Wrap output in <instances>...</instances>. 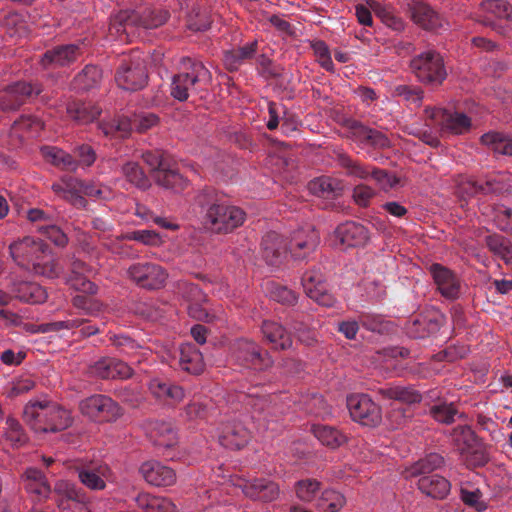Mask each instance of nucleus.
<instances>
[{"label": "nucleus", "instance_id": "nucleus-27", "mask_svg": "<svg viewBox=\"0 0 512 512\" xmlns=\"http://www.w3.org/2000/svg\"><path fill=\"white\" fill-rule=\"evenodd\" d=\"M82 182L73 177H63L52 185V190L61 198L77 207L85 206L81 195Z\"/></svg>", "mask_w": 512, "mask_h": 512}, {"label": "nucleus", "instance_id": "nucleus-49", "mask_svg": "<svg viewBox=\"0 0 512 512\" xmlns=\"http://www.w3.org/2000/svg\"><path fill=\"white\" fill-rule=\"evenodd\" d=\"M452 440L456 449L464 454L474 445L475 435L469 427L458 426L453 430Z\"/></svg>", "mask_w": 512, "mask_h": 512}, {"label": "nucleus", "instance_id": "nucleus-25", "mask_svg": "<svg viewBox=\"0 0 512 512\" xmlns=\"http://www.w3.org/2000/svg\"><path fill=\"white\" fill-rule=\"evenodd\" d=\"M78 56V46L68 44L48 50L41 58V65L44 68H54L69 65Z\"/></svg>", "mask_w": 512, "mask_h": 512}, {"label": "nucleus", "instance_id": "nucleus-32", "mask_svg": "<svg viewBox=\"0 0 512 512\" xmlns=\"http://www.w3.org/2000/svg\"><path fill=\"white\" fill-rule=\"evenodd\" d=\"M418 488L429 497L443 499L450 492V482L438 474L423 475L418 480Z\"/></svg>", "mask_w": 512, "mask_h": 512}, {"label": "nucleus", "instance_id": "nucleus-3", "mask_svg": "<svg viewBox=\"0 0 512 512\" xmlns=\"http://www.w3.org/2000/svg\"><path fill=\"white\" fill-rule=\"evenodd\" d=\"M410 67L419 81L430 85L441 84L447 76L442 56L431 50L415 56Z\"/></svg>", "mask_w": 512, "mask_h": 512}, {"label": "nucleus", "instance_id": "nucleus-53", "mask_svg": "<svg viewBox=\"0 0 512 512\" xmlns=\"http://www.w3.org/2000/svg\"><path fill=\"white\" fill-rule=\"evenodd\" d=\"M502 191V188L499 186V183L495 180H488L485 185L477 184L473 181H467L462 183L459 186V193L467 195H474L479 192L483 193H499Z\"/></svg>", "mask_w": 512, "mask_h": 512}, {"label": "nucleus", "instance_id": "nucleus-37", "mask_svg": "<svg viewBox=\"0 0 512 512\" xmlns=\"http://www.w3.org/2000/svg\"><path fill=\"white\" fill-rule=\"evenodd\" d=\"M13 292L19 300L31 304H40L47 299L45 289L34 282L15 283Z\"/></svg>", "mask_w": 512, "mask_h": 512}, {"label": "nucleus", "instance_id": "nucleus-17", "mask_svg": "<svg viewBox=\"0 0 512 512\" xmlns=\"http://www.w3.org/2000/svg\"><path fill=\"white\" fill-rule=\"evenodd\" d=\"M142 157L144 162L150 167L152 176L159 186H170L167 182V177L169 176L178 181L176 182V186L183 183V180L178 176V171L162 154L157 152H146Z\"/></svg>", "mask_w": 512, "mask_h": 512}, {"label": "nucleus", "instance_id": "nucleus-16", "mask_svg": "<svg viewBox=\"0 0 512 512\" xmlns=\"http://www.w3.org/2000/svg\"><path fill=\"white\" fill-rule=\"evenodd\" d=\"M89 373L101 379H127L132 369L119 359L103 357L89 366Z\"/></svg>", "mask_w": 512, "mask_h": 512}, {"label": "nucleus", "instance_id": "nucleus-52", "mask_svg": "<svg viewBox=\"0 0 512 512\" xmlns=\"http://www.w3.org/2000/svg\"><path fill=\"white\" fill-rule=\"evenodd\" d=\"M105 135H115L118 133L121 137L127 136L132 130H135L133 118L122 117L115 119L110 123H105L101 126Z\"/></svg>", "mask_w": 512, "mask_h": 512}, {"label": "nucleus", "instance_id": "nucleus-36", "mask_svg": "<svg viewBox=\"0 0 512 512\" xmlns=\"http://www.w3.org/2000/svg\"><path fill=\"white\" fill-rule=\"evenodd\" d=\"M40 152L47 162L61 169L76 171L78 167V163L72 155L56 146H43Z\"/></svg>", "mask_w": 512, "mask_h": 512}, {"label": "nucleus", "instance_id": "nucleus-60", "mask_svg": "<svg viewBox=\"0 0 512 512\" xmlns=\"http://www.w3.org/2000/svg\"><path fill=\"white\" fill-rule=\"evenodd\" d=\"M128 238L145 245L159 246L162 244L161 236L152 230H137L132 232Z\"/></svg>", "mask_w": 512, "mask_h": 512}, {"label": "nucleus", "instance_id": "nucleus-62", "mask_svg": "<svg viewBox=\"0 0 512 512\" xmlns=\"http://www.w3.org/2000/svg\"><path fill=\"white\" fill-rule=\"evenodd\" d=\"M135 130L138 132H144L151 127L155 126L158 122V117L149 112H140L132 115Z\"/></svg>", "mask_w": 512, "mask_h": 512}, {"label": "nucleus", "instance_id": "nucleus-4", "mask_svg": "<svg viewBox=\"0 0 512 512\" xmlns=\"http://www.w3.org/2000/svg\"><path fill=\"white\" fill-rule=\"evenodd\" d=\"M246 219V213L239 207L226 204H212L208 207L205 220L216 232H231L240 227Z\"/></svg>", "mask_w": 512, "mask_h": 512}, {"label": "nucleus", "instance_id": "nucleus-54", "mask_svg": "<svg viewBox=\"0 0 512 512\" xmlns=\"http://www.w3.org/2000/svg\"><path fill=\"white\" fill-rule=\"evenodd\" d=\"M444 463V459L442 456L436 453H431L427 455L425 458L419 460L413 466V475L425 474L433 471L434 469L440 467Z\"/></svg>", "mask_w": 512, "mask_h": 512}, {"label": "nucleus", "instance_id": "nucleus-28", "mask_svg": "<svg viewBox=\"0 0 512 512\" xmlns=\"http://www.w3.org/2000/svg\"><path fill=\"white\" fill-rule=\"evenodd\" d=\"M335 233L340 242L348 247L363 245L369 239L367 229L356 222L339 225Z\"/></svg>", "mask_w": 512, "mask_h": 512}, {"label": "nucleus", "instance_id": "nucleus-10", "mask_svg": "<svg viewBox=\"0 0 512 512\" xmlns=\"http://www.w3.org/2000/svg\"><path fill=\"white\" fill-rule=\"evenodd\" d=\"M127 273L132 281L146 289L162 288L168 278L166 270L153 263L134 264Z\"/></svg>", "mask_w": 512, "mask_h": 512}, {"label": "nucleus", "instance_id": "nucleus-61", "mask_svg": "<svg viewBox=\"0 0 512 512\" xmlns=\"http://www.w3.org/2000/svg\"><path fill=\"white\" fill-rule=\"evenodd\" d=\"M375 195L376 192L373 188L365 184H359L353 189L352 197L357 205L366 207L369 205L370 201L374 198Z\"/></svg>", "mask_w": 512, "mask_h": 512}, {"label": "nucleus", "instance_id": "nucleus-14", "mask_svg": "<svg viewBox=\"0 0 512 512\" xmlns=\"http://www.w3.org/2000/svg\"><path fill=\"white\" fill-rule=\"evenodd\" d=\"M76 472L81 484L92 491L104 490L113 476L110 466L106 463L77 467Z\"/></svg>", "mask_w": 512, "mask_h": 512}, {"label": "nucleus", "instance_id": "nucleus-59", "mask_svg": "<svg viewBox=\"0 0 512 512\" xmlns=\"http://www.w3.org/2000/svg\"><path fill=\"white\" fill-rule=\"evenodd\" d=\"M342 165L347 168L348 175L359 179H367L372 174V169L370 167L363 166L348 157L342 158Z\"/></svg>", "mask_w": 512, "mask_h": 512}, {"label": "nucleus", "instance_id": "nucleus-26", "mask_svg": "<svg viewBox=\"0 0 512 512\" xmlns=\"http://www.w3.org/2000/svg\"><path fill=\"white\" fill-rule=\"evenodd\" d=\"M479 11L474 19L484 24H490L492 18H505L512 20V5L504 0H485L480 3Z\"/></svg>", "mask_w": 512, "mask_h": 512}, {"label": "nucleus", "instance_id": "nucleus-41", "mask_svg": "<svg viewBox=\"0 0 512 512\" xmlns=\"http://www.w3.org/2000/svg\"><path fill=\"white\" fill-rule=\"evenodd\" d=\"M109 339L116 347L120 348L121 351L129 357L136 356L139 353L140 358L137 359V362H141V360L150 352L148 348L140 346L133 339L125 335L112 334Z\"/></svg>", "mask_w": 512, "mask_h": 512}, {"label": "nucleus", "instance_id": "nucleus-51", "mask_svg": "<svg viewBox=\"0 0 512 512\" xmlns=\"http://www.w3.org/2000/svg\"><path fill=\"white\" fill-rule=\"evenodd\" d=\"M3 436L12 446H21L27 440L20 423L10 417L6 419L3 427Z\"/></svg>", "mask_w": 512, "mask_h": 512}, {"label": "nucleus", "instance_id": "nucleus-6", "mask_svg": "<svg viewBox=\"0 0 512 512\" xmlns=\"http://www.w3.org/2000/svg\"><path fill=\"white\" fill-rule=\"evenodd\" d=\"M427 118L431 121L429 125L440 128L444 133L462 135L468 133L472 128V121L466 114L457 111H448L441 108L425 109Z\"/></svg>", "mask_w": 512, "mask_h": 512}, {"label": "nucleus", "instance_id": "nucleus-56", "mask_svg": "<svg viewBox=\"0 0 512 512\" xmlns=\"http://www.w3.org/2000/svg\"><path fill=\"white\" fill-rule=\"evenodd\" d=\"M32 406H47V402H29L24 408V419L27 424L35 431V432H46L47 428L45 427L47 417L46 416H36L34 417L28 415V410Z\"/></svg>", "mask_w": 512, "mask_h": 512}, {"label": "nucleus", "instance_id": "nucleus-31", "mask_svg": "<svg viewBox=\"0 0 512 512\" xmlns=\"http://www.w3.org/2000/svg\"><path fill=\"white\" fill-rule=\"evenodd\" d=\"M142 512H177V506L168 498L140 492L134 498Z\"/></svg>", "mask_w": 512, "mask_h": 512}, {"label": "nucleus", "instance_id": "nucleus-29", "mask_svg": "<svg viewBox=\"0 0 512 512\" xmlns=\"http://www.w3.org/2000/svg\"><path fill=\"white\" fill-rule=\"evenodd\" d=\"M264 338L274 349L285 350L292 346V338L286 329L278 322L264 321L261 326Z\"/></svg>", "mask_w": 512, "mask_h": 512}, {"label": "nucleus", "instance_id": "nucleus-33", "mask_svg": "<svg viewBox=\"0 0 512 512\" xmlns=\"http://www.w3.org/2000/svg\"><path fill=\"white\" fill-rule=\"evenodd\" d=\"M309 191L323 199H334L342 194V183L329 176H320L311 180L308 184Z\"/></svg>", "mask_w": 512, "mask_h": 512}, {"label": "nucleus", "instance_id": "nucleus-35", "mask_svg": "<svg viewBox=\"0 0 512 512\" xmlns=\"http://www.w3.org/2000/svg\"><path fill=\"white\" fill-rule=\"evenodd\" d=\"M179 364L183 370L191 374H200L205 368L202 353L190 343L183 344L180 347Z\"/></svg>", "mask_w": 512, "mask_h": 512}, {"label": "nucleus", "instance_id": "nucleus-22", "mask_svg": "<svg viewBox=\"0 0 512 512\" xmlns=\"http://www.w3.org/2000/svg\"><path fill=\"white\" fill-rule=\"evenodd\" d=\"M40 89L33 87L26 82H17L8 86L0 96V108L16 109L24 101L25 98L38 95Z\"/></svg>", "mask_w": 512, "mask_h": 512}, {"label": "nucleus", "instance_id": "nucleus-55", "mask_svg": "<svg viewBox=\"0 0 512 512\" xmlns=\"http://www.w3.org/2000/svg\"><path fill=\"white\" fill-rule=\"evenodd\" d=\"M430 413L432 417L440 422L445 424H450L454 421V417L457 413L453 404L441 403L438 405H434L430 409Z\"/></svg>", "mask_w": 512, "mask_h": 512}, {"label": "nucleus", "instance_id": "nucleus-9", "mask_svg": "<svg viewBox=\"0 0 512 512\" xmlns=\"http://www.w3.org/2000/svg\"><path fill=\"white\" fill-rule=\"evenodd\" d=\"M54 491L57 495L56 503L60 512H90L84 492L78 489L74 483L59 480L55 483Z\"/></svg>", "mask_w": 512, "mask_h": 512}, {"label": "nucleus", "instance_id": "nucleus-12", "mask_svg": "<svg viewBox=\"0 0 512 512\" xmlns=\"http://www.w3.org/2000/svg\"><path fill=\"white\" fill-rule=\"evenodd\" d=\"M249 396L252 398L250 403L252 416L256 421L269 425L279 422L285 414L284 407L277 397L272 395L254 397L253 394H249Z\"/></svg>", "mask_w": 512, "mask_h": 512}, {"label": "nucleus", "instance_id": "nucleus-18", "mask_svg": "<svg viewBox=\"0 0 512 512\" xmlns=\"http://www.w3.org/2000/svg\"><path fill=\"white\" fill-rule=\"evenodd\" d=\"M24 488L35 502L47 500L51 495V486L46 476L38 469L30 467L22 475Z\"/></svg>", "mask_w": 512, "mask_h": 512}, {"label": "nucleus", "instance_id": "nucleus-39", "mask_svg": "<svg viewBox=\"0 0 512 512\" xmlns=\"http://www.w3.org/2000/svg\"><path fill=\"white\" fill-rule=\"evenodd\" d=\"M480 141L496 154L512 156V137L507 134L489 131L481 136Z\"/></svg>", "mask_w": 512, "mask_h": 512}, {"label": "nucleus", "instance_id": "nucleus-46", "mask_svg": "<svg viewBox=\"0 0 512 512\" xmlns=\"http://www.w3.org/2000/svg\"><path fill=\"white\" fill-rule=\"evenodd\" d=\"M121 171L125 178L134 186L140 189H147L150 187V181L138 163L127 162L122 166Z\"/></svg>", "mask_w": 512, "mask_h": 512}, {"label": "nucleus", "instance_id": "nucleus-48", "mask_svg": "<svg viewBox=\"0 0 512 512\" xmlns=\"http://www.w3.org/2000/svg\"><path fill=\"white\" fill-rule=\"evenodd\" d=\"M102 78V73L99 67L95 65H87L81 73L75 78L76 87L83 90H88L96 86Z\"/></svg>", "mask_w": 512, "mask_h": 512}, {"label": "nucleus", "instance_id": "nucleus-20", "mask_svg": "<svg viewBox=\"0 0 512 512\" xmlns=\"http://www.w3.org/2000/svg\"><path fill=\"white\" fill-rule=\"evenodd\" d=\"M148 75L143 63L122 65L116 74L118 86L127 91L142 89L147 83Z\"/></svg>", "mask_w": 512, "mask_h": 512}, {"label": "nucleus", "instance_id": "nucleus-24", "mask_svg": "<svg viewBox=\"0 0 512 512\" xmlns=\"http://www.w3.org/2000/svg\"><path fill=\"white\" fill-rule=\"evenodd\" d=\"M410 11L412 20L426 30H437L443 26L441 17L422 1H413Z\"/></svg>", "mask_w": 512, "mask_h": 512}, {"label": "nucleus", "instance_id": "nucleus-44", "mask_svg": "<svg viewBox=\"0 0 512 512\" xmlns=\"http://www.w3.org/2000/svg\"><path fill=\"white\" fill-rule=\"evenodd\" d=\"M297 498L305 503L313 501L321 490V483L317 479L306 478L295 483Z\"/></svg>", "mask_w": 512, "mask_h": 512}, {"label": "nucleus", "instance_id": "nucleus-30", "mask_svg": "<svg viewBox=\"0 0 512 512\" xmlns=\"http://www.w3.org/2000/svg\"><path fill=\"white\" fill-rule=\"evenodd\" d=\"M261 245L263 257L270 264H275L279 257L287 254L288 240L275 231L267 232Z\"/></svg>", "mask_w": 512, "mask_h": 512}, {"label": "nucleus", "instance_id": "nucleus-11", "mask_svg": "<svg viewBox=\"0 0 512 512\" xmlns=\"http://www.w3.org/2000/svg\"><path fill=\"white\" fill-rule=\"evenodd\" d=\"M318 244L319 235L313 227L300 228L291 234L287 253L295 260H303L315 251Z\"/></svg>", "mask_w": 512, "mask_h": 512}, {"label": "nucleus", "instance_id": "nucleus-63", "mask_svg": "<svg viewBox=\"0 0 512 512\" xmlns=\"http://www.w3.org/2000/svg\"><path fill=\"white\" fill-rule=\"evenodd\" d=\"M179 287L182 290L183 297L190 302H205L206 296L202 290L196 285L187 282L179 283Z\"/></svg>", "mask_w": 512, "mask_h": 512}, {"label": "nucleus", "instance_id": "nucleus-45", "mask_svg": "<svg viewBox=\"0 0 512 512\" xmlns=\"http://www.w3.org/2000/svg\"><path fill=\"white\" fill-rule=\"evenodd\" d=\"M460 498L468 506L477 511H484L487 508L486 502L483 500V494L479 488L469 483H464L460 488Z\"/></svg>", "mask_w": 512, "mask_h": 512}, {"label": "nucleus", "instance_id": "nucleus-8", "mask_svg": "<svg viewBox=\"0 0 512 512\" xmlns=\"http://www.w3.org/2000/svg\"><path fill=\"white\" fill-rule=\"evenodd\" d=\"M231 357L240 365L259 370L267 369L273 363L268 353L262 354L259 345L247 339H240L233 344Z\"/></svg>", "mask_w": 512, "mask_h": 512}, {"label": "nucleus", "instance_id": "nucleus-40", "mask_svg": "<svg viewBox=\"0 0 512 512\" xmlns=\"http://www.w3.org/2000/svg\"><path fill=\"white\" fill-rule=\"evenodd\" d=\"M68 115L80 124H87L94 121L101 113L98 106L86 103H70L67 106Z\"/></svg>", "mask_w": 512, "mask_h": 512}, {"label": "nucleus", "instance_id": "nucleus-1", "mask_svg": "<svg viewBox=\"0 0 512 512\" xmlns=\"http://www.w3.org/2000/svg\"><path fill=\"white\" fill-rule=\"evenodd\" d=\"M13 260L26 270L47 278H57L62 267L55 260L49 247L40 239L27 236L9 246Z\"/></svg>", "mask_w": 512, "mask_h": 512}, {"label": "nucleus", "instance_id": "nucleus-5", "mask_svg": "<svg viewBox=\"0 0 512 512\" xmlns=\"http://www.w3.org/2000/svg\"><path fill=\"white\" fill-rule=\"evenodd\" d=\"M346 402L353 421L367 427H376L381 423V407L369 395L352 394L347 397Z\"/></svg>", "mask_w": 512, "mask_h": 512}, {"label": "nucleus", "instance_id": "nucleus-19", "mask_svg": "<svg viewBox=\"0 0 512 512\" xmlns=\"http://www.w3.org/2000/svg\"><path fill=\"white\" fill-rule=\"evenodd\" d=\"M139 471L145 481L153 486H171L176 482L175 471L155 460L142 463Z\"/></svg>", "mask_w": 512, "mask_h": 512}, {"label": "nucleus", "instance_id": "nucleus-15", "mask_svg": "<svg viewBox=\"0 0 512 512\" xmlns=\"http://www.w3.org/2000/svg\"><path fill=\"white\" fill-rule=\"evenodd\" d=\"M235 485L242 490L246 497L264 502L276 500L280 492L276 483L266 479H240Z\"/></svg>", "mask_w": 512, "mask_h": 512}, {"label": "nucleus", "instance_id": "nucleus-47", "mask_svg": "<svg viewBox=\"0 0 512 512\" xmlns=\"http://www.w3.org/2000/svg\"><path fill=\"white\" fill-rule=\"evenodd\" d=\"M371 12L381 17L386 15L385 8L375 0H366V5L359 4L355 7L356 17L362 25H372Z\"/></svg>", "mask_w": 512, "mask_h": 512}, {"label": "nucleus", "instance_id": "nucleus-42", "mask_svg": "<svg viewBox=\"0 0 512 512\" xmlns=\"http://www.w3.org/2000/svg\"><path fill=\"white\" fill-rule=\"evenodd\" d=\"M488 248L507 265L512 267V243L500 235L486 237Z\"/></svg>", "mask_w": 512, "mask_h": 512}, {"label": "nucleus", "instance_id": "nucleus-50", "mask_svg": "<svg viewBox=\"0 0 512 512\" xmlns=\"http://www.w3.org/2000/svg\"><path fill=\"white\" fill-rule=\"evenodd\" d=\"M380 393L389 399L406 403H418L421 401V395L417 391L400 386L381 389Z\"/></svg>", "mask_w": 512, "mask_h": 512}, {"label": "nucleus", "instance_id": "nucleus-2", "mask_svg": "<svg viewBox=\"0 0 512 512\" xmlns=\"http://www.w3.org/2000/svg\"><path fill=\"white\" fill-rule=\"evenodd\" d=\"M184 64H189V71L175 74L171 79L170 94L180 101H186L189 96L197 91L199 84L210 79L208 69L201 62H193L183 59Z\"/></svg>", "mask_w": 512, "mask_h": 512}, {"label": "nucleus", "instance_id": "nucleus-34", "mask_svg": "<svg viewBox=\"0 0 512 512\" xmlns=\"http://www.w3.org/2000/svg\"><path fill=\"white\" fill-rule=\"evenodd\" d=\"M248 440L247 430L240 424H225L219 435V442L228 449H241Z\"/></svg>", "mask_w": 512, "mask_h": 512}, {"label": "nucleus", "instance_id": "nucleus-21", "mask_svg": "<svg viewBox=\"0 0 512 512\" xmlns=\"http://www.w3.org/2000/svg\"><path fill=\"white\" fill-rule=\"evenodd\" d=\"M145 432L154 445L170 448L177 444L178 435L170 422L150 420L145 423Z\"/></svg>", "mask_w": 512, "mask_h": 512}, {"label": "nucleus", "instance_id": "nucleus-13", "mask_svg": "<svg viewBox=\"0 0 512 512\" xmlns=\"http://www.w3.org/2000/svg\"><path fill=\"white\" fill-rule=\"evenodd\" d=\"M27 413L32 417H34V415L46 416V432L64 430L72 424L70 412L56 403L47 402V406H32Z\"/></svg>", "mask_w": 512, "mask_h": 512}, {"label": "nucleus", "instance_id": "nucleus-58", "mask_svg": "<svg viewBox=\"0 0 512 512\" xmlns=\"http://www.w3.org/2000/svg\"><path fill=\"white\" fill-rule=\"evenodd\" d=\"M494 221L496 226L506 233L512 235V210L504 206L495 210Z\"/></svg>", "mask_w": 512, "mask_h": 512}, {"label": "nucleus", "instance_id": "nucleus-7", "mask_svg": "<svg viewBox=\"0 0 512 512\" xmlns=\"http://www.w3.org/2000/svg\"><path fill=\"white\" fill-rule=\"evenodd\" d=\"M83 415L97 422L115 421L122 415L120 406L106 395H93L79 403Z\"/></svg>", "mask_w": 512, "mask_h": 512}, {"label": "nucleus", "instance_id": "nucleus-23", "mask_svg": "<svg viewBox=\"0 0 512 512\" xmlns=\"http://www.w3.org/2000/svg\"><path fill=\"white\" fill-rule=\"evenodd\" d=\"M430 272L440 291L446 298H456L459 293V281L446 267L440 264L430 266Z\"/></svg>", "mask_w": 512, "mask_h": 512}, {"label": "nucleus", "instance_id": "nucleus-64", "mask_svg": "<svg viewBox=\"0 0 512 512\" xmlns=\"http://www.w3.org/2000/svg\"><path fill=\"white\" fill-rule=\"evenodd\" d=\"M390 145L391 142L389 138L383 132L371 128V133H368L363 148L372 147L374 149H385L390 147Z\"/></svg>", "mask_w": 512, "mask_h": 512}, {"label": "nucleus", "instance_id": "nucleus-57", "mask_svg": "<svg viewBox=\"0 0 512 512\" xmlns=\"http://www.w3.org/2000/svg\"><path fill=\"white\" fill-rule=\"evenodd\" d=\"M319 64L327 71L334 70V64L328 49L323 41H317L312 45Z\"/></svg>", "mask_w": 512, "mask_h": 512}, {"label": "nucleus", "instance_id": "nucleus-43", "mask_svg": "<svg viewBox=\"0 0 512 512\" xmlns=\"http://www.w3.org/2000/svg\"><path fill=\"white\" fill-rule=\"evenodd\" d=\"M345 503V497L341 493L327 489L322 491L316 506L322 512H338L343 508Z\"/></svg>", "mask_w": 512, "mask_h": 512}, {"label": "nucleus", "instance_id": "nucleus-38", "mask_svg": "<svg viewBox=\"0 0 512 512\" xmlns=\"http://www.w3.org/2000/svg\"><path fill=\"white\" fill-rule=\"evenodd\" d=\"M311 431L322 445L331 449H336L347 442L346 435L332 426L313 425Z\"/></svg>", "mask_w": 512, "mask_h": 512}]
</instances>
